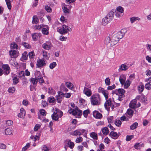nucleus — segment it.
Here are the masks:
<instances>
[{
    "label": "nucleus",
    "mask_w": 151,
    "mask_h": 151,
    "mask_svg": "<svg viewBox=\"0 0 151 151\" xmlns=\"http://www.w3.org/2000/svg\"><path fill=\"white\" fill-rule=\"evenodd\" d=\"M41 33H34L32 35V37L33 40L36 41L38 38L41 37Z\"/></svg>",
    "instance_id": "obj_23"
},
{
    "label": "nucleus",
    "mask_w": 151,
    "mask_h": 151,
    "mask_svg": "<svg viewBox=\"0 0 151 151\" xmlns=\"http://www.w3.org/2000/svg\"><path fill=\"white\" fill-rule=\"evenodd\" d=\"M26 114V112L23 108L20 109V112L18 114V116L20 118H24Z\"/></svg>",
    "instance_id": "obj_27"
},
{
    "label": "nucleus",
    "mask_w": 151,
    "mask_h": 151,
    "mask_svg": "<svg viewBox=\"0 0 151 151\" xmlns=\"http://www.w3.org/2000/svg\"><path fill=\"white\" fill-rule=\"evenodd\" d=\"M127 113L129 116L131 117L133 114V111L131 109H129L127 110Z\"/></svg>",
    "instance_id": "obj_58"
},
{
    "label": "nucleus",
    "mask_w": 151,
    "mask_h": 151,
    "mask_svg": "<svg viewBox=\"0 0 151 151\" xmlns=\"http://www.w3.org/2000/svg\"><path fill=\"white\" fill-rule=\"evenodd\" d=\"M111 99L110 98L108 100H106V102L104 104V106L106 109L109 110L111 106Z\"/></svg>",
    "instance_id": "obj_18"
},
{
    "label": "nucleus",
    "mask_w": 151,
    "mask_h": 151,
    "mask_svg": "<svg viewBox=\"0 0 151 151\" xmlns=\"http://www.w3.org/2000/svg\"><path fill=\"white\" fill-rule=\"evenodd\" d=\"M140 18L138 17H133L130 18V20L131 23H133L136 20L139 21Z\"/></svg>",
    "instance_id": "obj_37"
},
{
    "label": "nucleus",
    "mask_w": 151,
    "mask_h": 151,
    "mask_svg": "<svg viewBox=\"0 0 151 151\" xmlns=\"http://www.w3.org/2000/svg\"><path fill=\"white\" fill-rule=\"evenodd\" d=\"M57 30L61 34H63L71 31V29L68 26L63 25L60 27H58Z\"/></svg>",
    "instance_id": "obj_4"
},
{
    "label": "nucleus",
    "mask_w": 151,
    "mask_h": 151,
    "mask_svg": "<svg viewBox=\"0 0 151 151\" xmlns=\"http://www.w3.org/2000/svg\"><path fill=\"white\" fill-rule=\"evenodd\" d=\"M46 63L44 60L42 59H39L37 61L36 66L37 68L43 67L45 66Z\"/></svg>",
    "instance_id": "obj_8"
},
{
    "label": "nucleus",
    "mask_w": 151,
    "mask_h": 151,
    "mask_svg": "<svg viewBox=\"0 0 151 151\" xmlns=\"http://www.w3.org/2000/svg\"><path fill=\"white\" fill-rule=\"evenodd\" d=\"M126 32V30L124 29H122L120 32H118L114 35L115 36L117 37L119 39L122 38L124 36L125 33Z\"/></svg>",
    "instance_id": "obj_14"
},
{
    "label": "nucleus",
    "mask_w": 151,
    "mask_h": 151,
    "mask_svg": "<svg viewBox=\"0 0 151 151\" xmlns=\"http://www.w3.org/2000/svg\"><path fill=\"white\" fill-rule=\"evenodd\" d=\"M48 93L52 95H54L56 93L55 91L51 87L48 88Z\"/></svg>",
    "instance_id": "obj_41"
},
{
    "label": "nucleus",
    "mask_w": 151,
    "mask_h": 151,
    "mask_svg": "<svg viewBox=\"0 0 151 151\" xmlns=\"http://www.w3.org/2000/svg\"><path fill=\"white\" fill-rule=\"evenodd\" d=\"M83 140V138L81 137H79L77 138L76 140V143H79L81 142Z\"/></svg>",
    "instance_id": "obj_64"
},
{
    "label": "nucleus",
    "mask_w": 151,
    "mask_h": 151,
    "mask_svg": "<svg viewBox=\"0 0 151 151\" xmlns=\"http://www.w3.org/2000/svg\"><path fill=\"white\" fill-rule=\"evenodd\" d=\"M6 3V4L7 5L8 9L9 10L11 9L12 6L11 2L13 1V0H5Z\"/></svg>",
    "instance_id": "obj_38"
},
{
    "label": "nucleus",
    "mask_w": 151,
    "mask_h": 151,
    "mask_svg": "<svg viewBox=\"0 0 151 151\" xmlns=\"http://www.w3.org/2000/svg\"><path fill=\"white\" fill-rule=\"evenodd\" d=\"M109 135L111 138L114 139H117L119 137V135L117 133L114 131L111 132Z\"/></svg>",
    "instance_id": "obj_24"
},
{
    "label": "nucleus",
    "mask_w": 151,
    "mask_h": 151,
    "mask_svg": "<svg viewBox=\"0 0 151 151\" xmlns=\"http://www.w3.org/2000/svg\"><path fill=\"white\" fill-rule=\"evenodd\" d=\"M83 92L88 96H90L92 94L91 90L86 87H84Z\"/></svg>",
    "instance_id": "obj_22"
},
{
    "label": "nucleus",
    "mask_w": 151,
    "mask_h": 151,
    "mask_svg": "<svg viewBox=\"0 0 151 151\" xmlns=\"http://www.w3.org/2000/svg\"><path fill=\"white\" fill-rule=\"evenodd\" d=\"M119 40L117 37L115 36V35H114L113 36L112 39V43H113L112 45H114V46L118 42Z\"/></svg>",
    "instance_id": "obj_30"
},
{
    "label": "nucleus",
    "mask_w": 151,
    "mask_h": 151,
    "mask_svg": "<svg viewBox=\"0 0 151 151\" xmlns=\"http://www.w3.org/2000/svg\"><path fill=\"white\" fill-rule=\"evenodd\" d=\"M93 115L94 117L97 119H101L102 117V114L97 111H93Z\"/></svg>",
    "instance_id": "obj_20"
},
{
    "label": "nucleus",
    "mask_w": 151,
    "mask_h": 151,
    "mask_svg": "<svg viewBox=\"0 0 151 151\" xmlns=\"http://www.w3.org/2000/svg\"><path fill=\"white\" fill-rule=\"evenodd\" d=\"M47 101L49 103H55L56 100L53 96H50L47 98Z\"/></svg>",
    "instance_id": "obj_34"
},
{
    "label": "nucleus",
    "mask_w": 151,
    "mask_h": 151,
    "mask_svg": "<svg viewBox=\"0 0 151 151\" xmlns=\"http://www.w3.org/2000/svg\"><path fill=\"white\" fill-rule=\"evenodd\" d=\"M28 55L27 54V52H24L22 55V58L23 59L26 60L27 59Z\"/></svg>",
    "instance_id": "obj_52"
},
{
    "label": "nucleus",
    "mask_w": 151,
    "mask_h": 151,
    "mask_svg": "<svg viewBox=\"0 0 151 151\" xmlns=\"http://www.w3.org/2000/svg\"><path fill=\"white\" fill-rule=\"evenodd\" d=\"M41 127L40 124H36L34 128V130L35 131H37L39 129H40Z\"/></svg>",
    "instance_id": "obj_59"
},
{
    "label": "nucleus",
    "mask_w": 151,
    "mask_h": 151,
    "mask_svg": "<svg viewBox=\"0 0 151 151\" xmlns=\"http://www.w3.org/2000/svg\"><path fill=\"white\" fill-rule=\"evenodd\" d=\"M90 137L93 139L96 140L98 139L97 134L94 132H92L90 134Z\"/></svg>",
    "instance_id": "obj_36"
},
{
    "label": "nucleus",
    "mask_w": 151,
    "mask_h": 151,
    "mask_svg": "<svg viewBox=\"0 0 151 151\" xmlns=\"http://www.w3.org/2000/svg\"><path fill=\"white\" fill-rule=\"evenodd\" d=\"M15 91V88L14 87H9L8 89V92L10 93H13Z\"/></svg>",
    "instance_id": "obj_60"
},
{
    "label": "nucleus",
    "mask_w": 151,
    "mask_h": 151,
    "mask_svg": "<svg viewBox=\"0 0 151 151\" xmlns=\"http://www.w3.org/2000/svg\"><path fill=\"white\" fill-rule=\"evenodd\" d=\"M98 92L103 94L106 100H107L108 98L109 93L106 90H105L104 88L100 87L98 89Z\"/></svg>",
    "instance_id": "obj_7"
},
{
    "label": "nucleus",
    "mask_w": 151,
    "mask_h": 151,
    "mask_svg": "<svg viewBox=\"0 0 151 151\" xmlns=\"http://www.w3.org/2000/svg\"><path fill=\"white\" fill-rule=\"evenodd\" d=\"M29 56L30 59H33L34 58L35 54L33 51L30 52L28 54Z\"/></svg>",
    "instance_id": "obj_56"
},
{
    "label": "nucleus",
    "mask_w": 151,
    "mask_h": 151,
    "mask_svg": "<svg viewBox=\"0 0 151 151\" xmlns=\"http://www.w3.org/2000/svg\"><path fill=\"white\" fill-rule=\"evenodd\" d=\"M126 32V30L124 29H122L120 32H118L114 35L115 36L117 37L119 39L122 38L124 36L125 33Z\"/></svg>",
    "instance_id": "obj_16"
},
{
    "label": "nucleus",
    "mask_w": 151,
    "mask_h": 151,
    "mask_svg": "<svg viewBox=\"0 0 151 151\" xmlns=\"http://www.w3.org/2000/svg\"><path fill=\"white\" fill-rule=\"evenodd\" d=\"M57 111L55 112V111L54 112L53 114L51 115L52 119L55 121H58L59 119V117L57 114Z\"/></svg>",
    "instance_id": "obj_28"
},
{
    "label": "nucleus",
    "mask_w": 151,
    "mask_h": 151,
    "mask_svg": "<svg viewBox=\"0 0 151 151\" xmlns=\"http://www.w3.org/2000/svg\"><path fill=\"white\" fill-rule=\"evenodd\" d=\"M145 88L147 90L150 89L151 88V84L149 83H147L145 85Z\"/></svg>",
    "instance_id": "obj_63"
},
{
    "label": "nucleus",
    "mask_w": 151,
    "mask_h": 151,
    "mask_svg": "<svg viewBox=\"0 0 151 151\" xmlns=\"http://www.w3.org/2000/svg\"><path fill=\"white\" fill-rule=\"evenodd\" d=\"M13 83L14 85H16L19 82V79L17 76L14 77L13 78Z\"/></svg>",
    "instance_id": "obj_51"
},
{
    "label": "nucleus",
    "mask_w": 151,
    "mask_h": 151,
    "mask_svg": "<svg viewBox=\"0 0 151 151\" xmlns=\"http://www.w3.org/2000/svg\"><path fill=\"white\" fill-rule=\"evenodd\" d=\"M52 45L50 41H46L42 45V47L46 50H49L51 49Z\"/></svg>",
    "instance_id": "obj_10"
},
{
    "label": "nucleus",
    "mask_w": 151,
    "mask_h": 151,
    "mask_svg": "<svg viewBox=\"0 0 151 151\" xmlns=\"http://www.w3.org/2000/svg\"><path fill=\"white\" fill-rule=\"evenodd\" d=\"M39 20L36 15L34 16L33 17L32 23L33 24H36L38 23Z\"/></svg>",
    "instance_id": "obj_39"
},
{
    "label": "nucleus",
    "mask_w": 151,
    "mask_h": 151,
    "mask_svg": "<svg viewBox=\"0 0 151 151\" xmlns=\"http://www.w3.org/2000/svg\"><path fill=\"white\" fill-rule=\"evenodd\" d=\"M60 88L61 90L63 91L67 92L68 91V90L65 87L64 85H62L60 86Z\"/></svg>",
    "instance_id": "obj_61"
},
{
    "label": "nucleus",
    "mask_w": 151,
    "mask_h": 151,
    "mask_svg": "<svg viewBox=\"0 0 151 151\" xmlns=\"http://www.w3.org/2000/svg\"><path fill=\"white\" fill-rule=\"evenodd\" d=\"M90 113L89 110L88 109L86 110H84L83 113V115L86 118L88 116V115Z\"/></svg>",
    "instance_id": "obj_47"
},
{
    "label": "nucleus",
    "mask_w": 151,
    "mask_h": 151,
    "mask_svg": "<svg viewBox=\"0 0 151 151\" xmlns=\"http://www.w3.org/2000/svg\"><path fill=\"white\" fill-rule=\"evenodd\" d=\"M44 26L43 24L40 25L37 24L34 27V29L35 30H40Z\"/></svg>",
    "instance_id": "obj_43"
},
{
    "label": "nucleus",
    "mask_w": 151,
    "mask_h": 151,
    "mask_svg": "<svg viewBox=\"0 0 151 151\" xmlns=\"http://www.w3.org/2000/svg\"><path fill=\"white\" fill-rule=\"evenodd\" d=\"M68 112L70 114H72L73 115H77L79 117L82 115V111L78 109V108L76 106L75 108V109L70 108L68 110Z\"/></svg>",
    "instance_id": "obj_3"
},
{
    "label": "nucleus",
    "mask_w": 151,
    "mask_h": 151,
    "mask_svg": "<svg viewBox=\"0 0 151 151\" xmlns=\"http://www.w3.org/2000/svg\"><path fill=\"white\" fill-rule=\"evenodd\" d=\"M57 65L56 62H53L52 63L50 64L49 65V68L50 69H52Z\"/></svg>",
    "instance_id": "obj_50"
},
{
    "label": "nucleus",
    "mask_w": 151,
    "mask_h": 151,
    "mask_svg": "<svg viewBox=\"0 0 151 151\" xmlns=\"http://www.w3.org/2000/svg\"><path fill=\"white\" fill-rule=\"evenodd\" d=\"M91 103L92 105L95 106L99 105L100 103L101 98L99 94L93 95L91 98Z\"/></svg>",
    "instance_id": "obj_2"
},
{
    "label": "nucleus",
    "mask_w": 151,
    "mask_h": 151,
    "mask_svg": "<svg viewBox=\"0 0 151 151\" xmlns=\"http://www.w3.org/2000/svg\"><path fill=\"white\" fill-rule=\"evenodd\" d=\"M131 84V82L128 79L124 84V87L125 88H127Z\"/></svg>",
    "instance_id": "obj_42"
},
{
    "label": "nucleus",
    "mask_w": 151,
    "mask_h": 151,
    "mask_svg": "<svg viewBox=\"0 0 151 151\" xmlns=\"http://www.w3.org/2000/svg\"><path fill=\"white\" fill-rule=\"evenodd\" d=\"M30 81L32 83L33 85H35L37 84L38 81H39V80L35 78H31L30 79Z\"/></svg>",
    "instance_id": "obj_35"
},
{
    "label": "nucleus",
    "mask_w": 151,
    "mask_h": 151,
    "mask_svg": "<svg viewBox=\"0 0 151 151\" xmlns=\"http://www.w3.org/2000/svg\"><path fill=\"white\" fill-rule=\"evenodd\" d=\"M40 114L42 115L43 116H45L46 115V112L45 110L44 109H42L40 110Z\"/></svg>",
    "instance_id": "obj_62"
},
{
    "label": "nucleus",
    "mask_w": 151,
    "mask_h": 151,
    "mask_svg": "<svg viewBox=\"0 0 151 151\" xmlns=\"http://www.w3.org/2000/svg\"><path fill=\"white\" fill-rule=\"evenodd\" d=\"M50 53H47V52L46 51L44 50L42 52V55L44 58L48 60L49 59V58L50 57Z\"/></svg>",
    "instance_id": "obj_29"
},
{
    "label": "nucleus",
    "mask_w": 151,
    "mask_h": 151,
    "mask_svg": "<svg viewBox=\"0 0 151 151\" xmlns=\"http://www.w3.org/2000/svg\"><path fill=\"white\" fill-rule=\"evenodd\" d=\"M9 53L11 58H15L18 56L19 52L17 50H11L9 51Z\"/></svg>",
    "instance_id": "obj_17"
},
{
    "label": "nucleus",
    "mask_w": 151,
    "mask_h": 151,
    "mask_svg": "<svg viewBox=\"0 0 151 151\" xmlns=\"http://www.w3.org/2000/svg\"><path fill=\"white\" fill-rule=\"evenodd\" d=\"M30 138L33 141L35 142L37 140H39L40 137L37 135L35 136H31L30 137Z\"/></svg>",
    "instance_id": "obj_49"
},
{
    "label": "nucleus",
    "mask_w": 151,
    "mask_h": 151,
    "mask_svg": "<svg viewBox=\"0 0 151 151\" xmlns=\"http://www.w3.org/2000/svg\"><path fill=\"white\" fill-rule=\"evenodd\" d=\"M126 32V30L124 29H122L120 32H118L114 35L115 36L117 37L119 39L122 38L124 36L125 33Z\"/></svg>",
    "instance_id": "obj_15"
},
{
    "label": "nucleus",
    "mask_w": 151,
    "mask_h": 151,
    "mask_svg": "<svg viewBox=\"0 0 151 151\" xmlns=\"http://www.w3.org/2000/svg\"><path fill=\"white\" fill-rule=\"evenodd\" d=\"M124 93L125 91L124 89L122 88H119L118 89H116L114 91H113L112 93L113 94H116L119 96L124 95Z\"/></svg>",
    "instance_id": "obj_11"
},
{
    "label": "nucleus",
    "mask_w": 151,
    "mask_h": 151,
    "mask_svg": "<svg viewBox=\"0 0 151 151\" xmlns=\"http://www.w3.org/2000/svg\"><path fill=\"white\" fill-rule=\"evenodd\" d=\"M116 12H120V13H123L124 10L123 8L121 6H119L117 7L116 8Z\"/></svg>",
    "instance_id": "obj_57"
},
{
    "label": "nucleus",
    "mask_w": 151,
    "mask_h": 151,
    "mask_svg": "<svg viewBox=\"0 0 151 151\" xmlns=\"http://www.w3.org/2000/svg\"><path fill=\"white\" fill-rule=\"evenodd\" d=\"M138 125L137 122H135L130 126V129L132 130H134L137 128Z\"/></svg>",
    "instance_id": "obj_46"
},
{
    "label": "nucleus",
    "mask_w": 151,
    "mask_h": 151,
    "mask_svg": "<svg viewBox=\"0 0 151 151\" xmlns=\"http://www.w3.org/2000/svg\"><path fill=\"white\" fill-rule=\"evenodd\" d=\"M114 9L110 11L106 16L102 20V24L104 26L106 25L113 19L114 14Z\"/></svg>",
    "instance_id": "obj_1"
},
{
    "label": "nucleus",
    "mask_w": 151,
    "mask_h": 151,
    "mask_svg": "<svg viewBox=\"0 0 151 151\" xmlns=\"http://www.w3.org/2000/svg\"><path fill=\"white\" fill-rule=\"evenodd\" d=\"M44 27H45L42 28V32L44 35H47L49 34V27L47 25H44Z\"/></svg>",
    "instance_id": "obj_21"
},
{
    "label": "nucleus",
    "mask_w": 151,
    "mask_h": 151,
    "mask_svg": "<svg viewBox=\"0 0 151 151\" xmlns=\"http://www.w3.org/2000/svg\"><path fill=\"white\" fill-rule=\"evenodd\" d=\"M35 78H36L37 79H39V82L40 83H44V80L40 71H35Z\"/></svg>",
    "instance_id": "obj_5"
},
{
    "label": "nucleus",
    "mask_w": 151,
    "mask_h": 151,
    "mask_svg": "<svg viewBox=\"0 0 151 151\" xmlns=\"http://www.w3.org/2000/svg\"><path fill=\"white\" fill-rule=\"evenodd\" d=\"M126 79V77L125 75L122 74L120 75L119 78V81L122 85H124L125 83Z\"/></svg>",
    "instance_id": "obj_26"
},
{
    "label": "nucleus",
    "mask_w": 151,
    "mask_h": 151,
    "mask_svg": "<svg viewBox=\"0 0 151 151\" xmlns=\"http://www.w3.org/2000/svg\"><path fill=\"white\" fill-rule=\"evenodd\" d=\"M144 86L143 85L141 84L139 85L138 87V89L139 92H142L144 89Z\"/></svg>",
    "instance_id": "obj_45"
},
{
    "label": "nucleus",
    "mask_w": 151,
    "mask_h": 151,
    "mask_svg": "<svg viewBox=\"0 0 151 151\" xmlns=\"http://www.w3.org/2000/svg\"><path fill=\"white\" fill-rule=\"evenodd\" d=\"M64 97V93L61 91H58V94L55 96L56 100L58 103H60Z\"/></svg>",
    "instance_id": "obj_9"
},
{
    "label": "nucleus",
    "mask_w": 151,
    "mask_h": 151,
    "mask_svg": "<svg viewBox=\"0 0 151 151\" xmlns=\"http://www.w3.org/2000/svg\"><path fill=\"white\" fill-rule=\"evenodd\" d=\"M104 135H106L109 133V131L107 127H105L101 129Z\"/></svg>",
    "instance_id": "obj_32"
},
{
    "label": "nucleus",
    "mask_w": 151,
    "mask_h": 151,
    "mask_svg": "<svg viewBox=\"0 0 151 151\" xmlns=\"http://www.w3.org/2000/svg\"><path fill=\"white\" fill-rule=\"evenodd\" d=\"M70 134L73 136H77L81 135V133L80 132L79 130H76L70 133Z\"/></svg>",
    "instance_id": "obj_33"
},
{
    "label": "nucleus",
    "mask_w": 151,
    "mask_h": 151,
    "mask_svg": "<svg viewBox=\"0 0 151 151\" xmlns=\"http://www.w3.org/2000/svg\"><path fill=\"white\" fill-rule=\"evenodd\" d=\"M128 67L125 64H122L119 67L118 69L119 71H125L128 69Z\"/></svg>",
    "instance_id": "obj_25"
},
{
    "label": "nucleus",
    "mask_w": 151,
    "mask_h": 151,
    "mask_svg": "<svg viewBox=\"0 0 151 151\" xmlns=\"http://www.w3.org/2000/svg\"><path fill=\"white\" fill-rule=\"evenodd\" d=\"M5 134L7 135H11L13 132V129L12 128H8L5 129Z\"/></svg>",
    "instance_id": "obj_31"
},
{
    "label": "nucleus",
    "mask_w": 151,
    "mask_h": 151,
    "mask_svg": "<svg viewBox=\"0 0 151 151\" xmlns=\"http://www.w3.org/2000/svg\"><path fill=\"white\" fill-rule=\"evenodd\" d=\"M137 103V101L136 99H134L131 101L129 104V107L133 109L136 108V104Z\"/></svg>",
    "instance_id": "obj_19"
},
{
    "label": "nucleus",
    "mask_w": 151,
    "mask_h": 151,
    "mask_svg": "<svg viewBox=\"0 0 151 151\" xmlns=\"http://www.w3.org/2000/svg\"><path fill=\"white\" fill-rule=\"evenodd\" d=\"M22 44V45L26 48L29 49L30 48V45L28 43L26 42H23Z\"/></svg>",
    "instance_id": "obj_55"
},
{
    "label": "nucleus",
    "mask_w": 151,
    "mask_h": 151,
    "mask_svg": "<svg viewBox=\"0 0 151 151\" xmlns=\"http://www.w3.org/2000/svg\"><path fill=\"white\" fill-rule=\"evenodd\" d=\"M65 85L68 88L70 89H72L73 88V85L70 82H66L65 83Z\"/></svg>",
    "instance_id": "obj_44"
},
{
    "label": "nucleus",
    "mask_w": 151,
    "mask_h": 151,
    "mask_svg": "<svg viewBox=\"0 0 151 151\" xmlns=\"http://www.w3.org/2000/svg\"><path fill=\"white\" fill-rule=\"evenodd\" d=\"M64 148L65 150H67L68 147L71 149H73L74 146V144L70 140H66L64 142Z\"/></svg>",
    "instance_id": "obj_6"
},
{
    "label": "nucleus",
    "mask_w": 151,
    "mask_h": 151,
    "mask_svg": "<svg viewBox=\"0 0 151 151\" xmlns=\"http://www.w3.org/2000/svg\"><path fill=\"white\" fill-rule=\"evenodd\" d=\"M24 72L23 71H20L19 73V77L20 78H23L24 77Z\"/></svg>",
    "instance_id": "obj_54"
},
{
    "label": "nucleus",
    "mask_w": 151,
    "mask_h": 151,
    "mask_svg": "<svg viewBox=\"0 0 151 151\" xmlns=\"http://www.w3.org/2000/svg\"><path fill=\"white\" fill-rule=\"evenodd\" d=\"M2 67L4 70V71L3 72L4 74L5 75H8L10 72V68L8 65H3Z\"/></svg>",
    "instance_id": "obj_12"
},
{
    "label": "nucleus",
    "mask_w": 151,
    "mask_h": 151,
    "mask_svg": "<svg viewBox=\"0 0 151 151\" xmlns=\"http://www.w3.org/2000/svg\"><path fill=\"white\" fill-rule=\"evenodd\" d=\"M114 123L117 126L120 127L121 126L122 122L120 120L116 119L115 120Z\"/></svg>",
    "instance_id": "obj_48"
},
{
    "label": "nucleus",
    "mask_w": 151,
    "mask_h": 151,
    "mask_svg": "<svg viewBox=\"0 0 151 151\" xmlns=\"http://www.w3.org/2000/svg\"><path fill=\"white\" fill-rule=\"evenodd\" d=\"M111 39L110 37L108 36L105 39L104 43L105 45H106L108 47H112L114 46V45H112V40L110 42Z\"/></svg>",
    "instance_id": "obj_13"
},
{
    "label": "nucleus",
    "mask_w": 151,
    "mask_h": 151,
    "mask_svg": "<svg viewBox=\"0 0 151 151\" xmlns=\"http://www.w3.org/2000/svg\"><path fill=\"white\" fill-rule=\"evenodd\" d=\"M10 47L12 48L18 49V46L17 44L15 42H12L10 45Z\"/></svg>",
    "instance_id": "obj_40"
},
{
    "label": "nucleus",
    "mask_w": 151,
    "mask_h": 151,
    "mask_svg": "<svg viewBox=\"0 0 151 151\" xmlns=\"http://www.w3.org/2000/svg\"><path fill=\"white\" fill-rule=\"evenodd\" d=\"M105 82L106 85L109 86L111 84L110 80L109 78H106L105 80Z\"/></svg>",
    "instance_id": "obj_53"
}]
</instances>
